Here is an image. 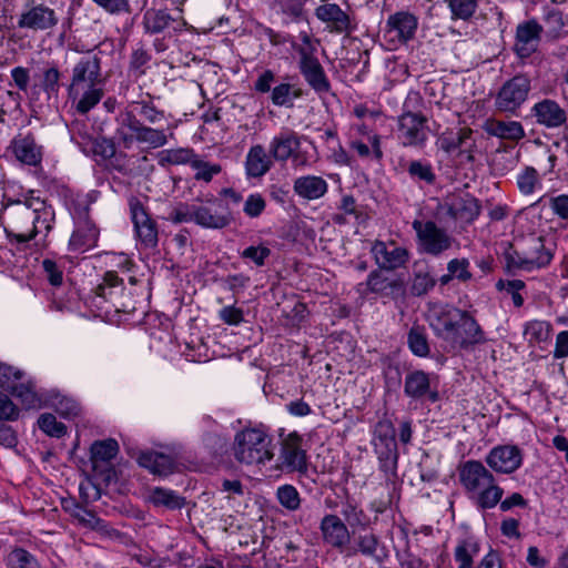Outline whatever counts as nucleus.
I'll list each match as a JSON object with an SVG mask.
<instances>
[{
    "instance_id": "f257e3e1",
    "label": "nucleus",
    "mask_w": 568,
    "mask_h": 568,
    "mask_svg": "<svg viewBox=\"0 0 568 568\" xmlns=\"http://www.w3.org/2000/svg\"><path fill=\"white\" fill-rule=\"evenodd\" d=\"M165 121V113L158 109L151 99L132 101L116 118L114 139L124 149H131L135 143L150 149H158L168 143L169 136L162 128H153Z\"/></svg>"
},
{
    "instance_id": "f03ea898",
    "label": "nucleus",
    "mask_w": 568,
    "mask_h": 568,
    "mask_svg": "<svg viewBox=\"0 0 568 568\" xmlns=\"http://www.w3.org/2000/svg\"><path fill=\"white\" fill-rule=\"evenodd\" d=\"M4 214L10 223L7 234L19 243L29 242L42 229L49 233L54 223L53 209L43 200L33 196L9 203L4 207Z\"/></svg>"
},
{
    "instance_id": "7ed1b4c3",
    "label": "nucleus",
    "mask_w": 568,
    "mask_h": 568,
    "mask_svg": "<svg viewBox=\"0 0 568 568\" xmlns=\"http://www.w3.org/2000/svg\"><path fill=\"white\" fill-rule=\"evenodd\" d=\"M458 478L464 491L477 508L486 510L498 505L504 489L493 473L479 460L470 459L458 467Z\"/></svg>"
},
{
    "instance_id": "20e7f679",
    "label": "nucleus",
    "mask_w": 568,
    "mask_h": 568,
    "mask_svg": "<svg viewBox=\"0 0 568 568\" xmlns=\"http://www.w3.org/2000/svg\"><path fill=\"white\" fill-rule=\"evenodd\" d=\"M232 452L240 464L264 465L274 457L273 439L264 426H247L235 434Z\"/></svg>"
},
{
    "instance_id": "39448f33",
    "label": "nucleus",
    "mask_w": 568,
    "mask_h": 568,
    "mask_svg": "<svg viewBox=\"0 0 568 568\" xmlns=\"http://www.w3.org/2000/svg\"><path fill=\"white\" fill-rule=\"evenodd\" d=\"M423 98L409 91L397 119V138L404 146L422 148L428 139V119L420 112Z\"/></svg>"
},
{
    "instance_id": "423d86ee",
    "label": "nucleus",
    "mask_w": 568,
    "mask_h": 568,
    "mask_svg": "<svg viewBox=\"0 0 568 568\" xmlns=\"http://www.w3.org/2000/svg\"><path fill=\"white\" fill-rule=\"evenodd\" d=\"M301 43L293 42L292 48L298 54V70L305 82L317 93H326L331 89L329 80L316 57V44L306 31L300 33Z\"/></svg>"
},
{
    "instance_id": "0eeeda50",
    "label": "nucleus",
    "mask_w": 568,
    "mask_h": 568,
    "mask_svg": "<svg viewBox=\"0 0 568 568\" xmlns=\"http://www.w3.org/2000/svg\"><path fill=\"white\" fill-rule=\"evenodd\" d=\"M552 253L545 246L541 236H529L525 241V247L518 252L507 254L508 267L530 271L535 267H544L550 263Z\"/></svg>"
},
{
    "instance_id": "6e6552de",
    "label": "nucleus",
    "mask_w": 568,
    "mask_h": 568,
    "mask_svg": "<svg viewBox=\"0 0 568 568\" xmlns=\"http://www.w3.org/2000/svg\"><path fill=\"white\" fill-rule=\"evenodd\" d=\"M89 202L87 199L78 201L73 210V219L75 220V229L70 237L69 247L71 251L85 252L94 247L99 237V230L89 219Z\"/></svg>"
},
{
    "instance_id": "1a4fd4ad",
    "label": "nucleus",
    "mask_w": 568,
    "mask_h": 568,
    "mask_svg": "<svg viewBox=\"0 0 568 568\" xmlns=\"http://www.w3.org/2000/svg\"><path fill=\"white\" fill-rule=\"evenodd\" d=\"M531 90V82L527 75L517 74L507 80L495 98L498 111L515 114L525 103Z\"/></svg>"
},
{
    "instance_id": "9d476101",
    "label": "nucleus",
    "mask_w": 568,
    "mask_h": 568,
    "mask_svg": "<svg viewBox=\"0 0 568 568\" xmlns=\"http://www.w3.org/2000/svg\"><path fill=\"white\" fill-rule=\"evenodd\" d=\"M322 3L315 8V17L325 26L329 33L349 36L356 30L355 16L344 10L337 3L321 0Z\"/></svg>"
},
{
    "instance_id": "9b49d317",
    "label": "nucleus",
    "mask_w": 568,
    "mask_h": 568,
    "mask_svg": "<svg viewBox=\"0 0 568 568\" xmlns=\"http://www.w3.org/2000/svg\"><path fill=\"white\" fill-rule=\"evenodd\" d=\"M413 229L416 232L420 250L426 254L438 256L449 250L454 243V239L433 221L415 220Z\"/></svg>"
},
{
    "instance_id": "f8f14e48",
    "label": "nucleus",
    "mask_w": 568,
    "mask_h": 568,
    "mask_svg": "<svg viewBox=\"0 0 568 568\" xmlns=\"http://www.w3.org/2000/svg\"><path fill=\"white\" fill-rule=\"evenodd\" d=\"M105 84L100 51H87L72 65L69 85Z\"/></svg>"
},
{
    "instance_id": "ddd939ff",
    "label": "nucleus",
    "mask_w": 568,
    "mask_h": 568,
    "mask_svg": "<svg viewBox=\"0 0 568 568\" xmlns=\"http://www.w3.org/2000/svg\"><path fill=\"white\" fill-rule=\"evenodd\" d=\"M278 468L286 473H307V455L303 448V438L297 433L288 434L281 443Z\"/></svg>"
},
{
    "instance_id": "4468645a",
    "label": "nucleus",
    "mask_w": 568,
    "mask_h": 568,
    "mask_svg": "<svg viewBox=\"0 0 568 568\" xmlns=\"http://www.w3.org/2000/svg\"><path fill=\"white\" fill-rule=\"evenodd\" d=\"M194 217L196 225L209 230H223L230 226L234 221V216L227 203H224L220 199L203 204H196Z\"/></svg>"
},
{
    "instance_id": "2eb2a0df",
    "label": "nucleus",
    "mask_w": 568,
    "mask_h": 568,
    "mask_svg": "<svg viewBox=\"0 0 568 568\" xmlns=\"http://www.w3.org/2000/svg\"><path fill=\"white\" fill-rule=\"evenodd\" d=\"M486 341L485 333L467 311H462V315L457 324L453 327L446 342L453 348L465 349L476 344H481Z\"/></svg>"
},
{
    "instance_id": "dca6fc26",
    "label": "nucleus",
    "mask_w": 568,
    "mask_h": 568,
    "mask_svg": "<svg viewBox=\"0 0 568 568\" xmlns=\"http://www.w3.org/2000/svg\"><path fill=\"white\" fill-rule=\"evenodd\" d=\"M59 23V18L54 9L43 4H36L28 1L23 11L19 16L18 27L32 31H45L53 29Z\"/></svg>"
},
{
    "instance_id": "f3484780",
    "label": "nucleus",
    "mask_w": 568,
    "mask_h": 568,
    "mask_svg": "<svg viewBox=\"0 0 568 568\" xmlns=\"http://www.w3.org/2000/svg\"><path fill=\"white\" fill-rule=\"evenodd\" d=\"M418 28V18L407 10L390 14L385 23V38L394 44H405L414 39Z\"/></svg>"
},
{
    "instance_id": "a211bd4d",
    "label": "nucleus",
    "mask_w": 568,
    "mask_h": 568,
    "mask_svg": "<svg viewBox=\"0 0 568 568\" xmlns=\"http://www.w3.org/2000/svg\"><path fill=\"white\" fill-rule=\"evenodd\" d=\"M485 462L495 473L513 474L523 464V452L515 445H499L490 449Z\"/></svg>"
},
{
    "instance_id": "6ab92c4d",
    "label": "nucleus",
    "mask_w": 568,
    "mask_h": 568,
    "mask_svg": "<svg viewBox=\"0 0 568 568\" xmlns=\"http://www.w3.org/2000/svg\"><path fill=\"white\" fill-rule=\"evenodd\" d=\"M320 530L325 545L341 554H346L351 544V532L347 525L337 515H325L321 520Z\"/></svg>"
},
{
    "instance_id": "aec40b11",
    "label": "nucleus",
    "mask_w": 568,
    "mask_h": 568,
    "mask_svg": "<svg viewBox=\"0 0 568 568\" xmlns=\"http://www.w3.org/2000/svg\"><path fill=\"white\" fill-rule=\"evenodd\" d=\"M131 217L136 236L144 247L153 248L158 244V227L138 199L130 200Z\"/></svg>"
},
{
    "instance_id": "412c9836",
    "label": "nucleus",
    "mask_w": 568,
    "mask_h": 568,
    "mask_svg": "<svg viewBox=\"0 0 568 568\" xmlns=\"http://www.w3.org/2000/svg\"><path fill=\"white\" fill-rule=\"evenodd\" d=\"M105 84L69 85L68 94L71 106L80 114H87L104 97Z\"/></svg>"
},
{
    "instance_id": "4be33fe9",
    "label": "nucleus",
    "mask_w": 568,
    "mask_h": 568,
    "mask_svg": "<svg viewBox=\"0 0 568 568\" xmlns=\"http://www.w3.org/2000/svg\"><path fill=\"white\" fill-rule=\"evenodd\" d=\"M460 315L462 310L452 305H434L429 310L428 322L435 335L446 341Z\"/></svg>"
},
{
    "instance_id": "5701e85b",
    "label": "nucleus",
    "mask_w": 568,
    "mask_h": 568,
    "mask_svg": "<svg viewBox=\"0 0 568 568\" xmlns=\"http://www.w3.org/2000/svg\"><path fill=\"white\" fill-rule=\"evenodd\" d=\"M542 27L536 20H528L517 26L515 51L521 59L529 58L538 48Z\"/></svg>"
},
{
    "instance_id": "b1692460",
    "label": "nucleus",
    "mask_w": 568,
    "mask_h": 568,
    "mask_svg": "<svg viewBox=\"0 0 568 568\" xmlns=\"http://www.w3.org/2000/svg\"><path fill=\"white\" fill-rule=\"evenodd\" d=\"M372 253L376 263L385 270H395L403 266L408 260V251L404 247L396 246L393 242L385 243L377 241Z\"/></svg>"
},
{
    "instance_id": "393cba45",
    "label": "nucleus",
    "mask_w": 568,
    "mask_h": 568,
    "mask_svg": "<svg viewBox=\"0 0 568 568\" xmlns=\"http://www.w3.org/2000/svg\"><path fill=\"white\" fill-rule=\"evenodd\" d=\"M357 554H361L377 564H382L386 557L385 547L382 545L378 536L373 532L358 535L355 538L354 546H348L345 556L353 557Z\"/></svg>"
},
{
    "instance_id": "a878e982",
    "label": "nucleus",
    "mask_w": 568,
    "mask_h": 568,
    "mask_svg": "<svg viewBox=\"0 0 568 568\" xmlns=\"http://www.w3.org/2000/svg\"><path fill=\"white\" fill-rule=\"evenodd\" d=\"M185 22L182 18H174L165 10L149 9L143 14V27L145 32L155 34L168 29L181 31Z\"/></svg>"
},
{
    "instance_id": "bb28decb",
    "label": "nucleus",
    "mask_w": 568,
    "mask_h": 568,
    "mask_svg": "<svg viewBox=\"0 0 568 568\" xmlns=\"http://www.w3.org/2000/svg\"><path fill=\"white\" fill-rule=\"evenodd\" d=\"M404 393L415 400L426 397L434 403L438 399V393L432 389L429 375L424 371H414L406 375Z\"/></svg>"
},
{
    "instance_id": "cd10ccee",
    "label": "nucleus",
    "mask_w": 568,
    "mask_h": 568,
    "mask_svg": "<svg viewBox=\"0 0 568 568\" xmlns=\"http://www.w3.org/2000/svg\"><path fill=\"white\" fill-rule=\"evenodd\" d=\"M531 114L536 122L546 128H558L566 120V111L554 100L544 99L531 108Z\"/></svg>"
},
{
    "instance_id": "c85d7f7f",
    "label": "nucleus",
    "mask_w": 568,
    "mask_h": 568,
    "mask_svg": "<svg viewBox=\"0 0 568 568\" xmlns=\"http://www.w3.org/2000/svg\"><path fill=\"white\" fill-rule=\"evenodd\" d=\"M301 146L300 136L293 131H285L270 142V153L277 162H286Z\"/></svg>"
},
{
    "instance_id": "c756f323",
    "label": "nucleus",
    "mask_w": 568,
    "mask_h": 568,
    "mask_svg": "<svg viewBox=\"0 0 568 568\" xmlns=\"http://www.w3.org/2000/svg\"><path fill=\"white\" fill-rule=\"evenodd\" d=\"M484 131L491 136L503 140L519 141L525 136V130L518 121H500L487 119L483 124Z\"/></svg>"
},
{
    "instance_id": "7c9ffc66",
    "label": "nucleus",
    "mask_w": 568,
    "mask_h": 568,
    "mask_svg": "<svg viewBox=\"0 0 568 568\" xmlns=\"http://www.w3.org/2000/svg\"><path fill=\"white\" fill-rule=\"evenodd\" d=\"M448 214L463 222H473L480 213V205L474 196L469 194L454 196L448 204Z\"/></svg>"
},
{
    "instance_id": "2f4dec72",
    "label": "nucleus",
    "mask_w": 568,
    "mask_h": 568,
    "mask_svg": "<svg viewBox=\"0 0 568 568\" xmlns=\"http://www.w3.org/2000/svg\"><path fill=\"white\" fill-rule=\"evenodd\" d=\"M271 153L267 154L261 144L252 145L246 154L245 170L250 178H261L265 175L273 165Z\"/></svg>"
},
{
    "instance_id": "473e14b6",
    "label": "nucleus",
    "mask_w": 568,
    "mask_h": 568,
    "mask_svg": "<svg viewBox=\"0 0 568 568\" xmlns=\"http://www.w3.org/2000/svg\"><path fill=\"white\" fill-rule=\"evenodd\" d=\"M293 190L300 197L313 201L325 195L328 184L321 176L304 175L294 181Z\"/></svg>"
},
{
    "instance_id": "72a5a7b5",
    "label": "nucleus",
    "mask_w": 568,
    "mask_h": 568,
    "mask_svg": "<svg viewBox=\"0 0 568 568\" xmlns=\"http://www.w3.org/2000/svg\"><path fill=\"white\" fill-rule=\"evenodd\" d=\"M12 149L16 158L24 164L37 165L42 159V148L30 134L16 138L12 141Z\"/></svg>"
},
{
    "instance_id": "f704fd0d",
    "label": "nucleus",
    "mask_w": 568,
    "mask_h": 568,
    "mask_svg": "<svg viewBox=\"0 0 568 568\" xmlns=\"http://www.w3.org/2000/svg\"><path fill=\"white\" fill-rule=\"evenodd\" d=\"M138 463L152 474L159 476H166L171 474L174 468V460L171 456L156 452L140 453Z\"/></svg>"
},
{
    "instance_id": "c9c22d12",
    "label": "nucleus",
    "mask_w": 568,
    "mask_h": 568,
    "mask_svg": "<svg viewBox=\"0 0 568 568\" xmlns=\"http://www.w3.org/2000/svg\"><path fill=\"white\" fill-rule=\"evenodd\" d=\"M379 460L381 470L384 473H395L398 460L396 440H388V444L373 443Z\"/></svg>"
},
{
    "instance_id": "e433bc0d",
    "label": "nucleus",
    "mask_w": 568,
    "mask_h": 568,
    "mask_svg": "<svg viewBox=\"0 0 568 568\" xmlns=\"http://www.w3.org/2000/svg\"><path fill=\"white\" fill-rule=\"evenodd\" d=\"M196 156L197 154L190 148L168 149L159 153V164L161 166L183 164L192 166Z\"/></svg>"
},
{
    "instance_id": "4c0bfd02",
    "label": "nucleus",
    "mask_w": 568,
    "mask_h": 568,
    "mask_svg": "<svg viewBox=\"0 0 568 568\" xmlns=\"http://www.w3.org/2000/svg\"><path fill=\"white\" fill-rule=\"evenodd\" d=\"M479 549V544L473 538L460 540L454 554L455 560L458 562V568H473V559L477 556Z\"/></svg>"
},
{
    "instance_id": "58836bf2",
    "label": "nucleus",
    "mask_w": 568,
    "mask_h": 568,
    "mask_svg": "<svg viewBox=\"0 0 568 568\" xmlns=\"http://www.w3.org/2000/svg\"><path fill=\"white\" fill-rule=\"evenodd\" d=\"M119 452V445L114 439L94 442L91 446V460L97 466L98 463H108L112 460Z\"/></svg>"
},
{
    "instance_id": "ea45409f",
    "label": "nucleus",
    "mask_w": 568,
    "mask_h": 568,
    "mask_svg": "<svg viewBox=\"0 0 568 568\" xmlns=\"http://www.w3.org/2000/svg\"><path fill=\"white\" fill-rule=\"evenodd\" d=\"M302 97V90L290 83H280L273 88L271 100L274 105L292 108L293 100Z\"/></svg>"
},
{
    "instance_id": "a19ab883",
    "label": "nucleus",
    "mask_w": 568,
    "mask_h": 568,
    "mask_svg": "<svg viewBox=\"0 0 568 568\" xmlns=\"http://www.w3.org/2000/svg\"><path fill=\"white\" fill-rule=\"evenodd\" d=\"M60 79L61 72L53 62L48 63L42 70L40 88L49 98L58 95V92L60 91Z\"/></svg>"
},
{
    "instance_id": "79ce46f5",
    "label": "nucleus",
    "mask_w": 568,
    "mask_h": 568,
    "mask_svg": "<svg viewBox=\"0 0 568 568\" xmlns=\"http://www.w3.org/2000/svg\"><path fill=\"white\" fill-rule=\"evenodd\" d=\"M471 135L473 132L470 129H459L455 135L443 139V149L447 152H454L456 150L460 152L469 151L474 145Z\"/></svg>"
},
{
    "instance_id": "37998d69",
    "label": "nucleus",
    "mask_w": 568,
    "mask_h": 568,
    "mask_svg": "<svg viewBox=\"0 0 568 568\" xmlns=\"http://www.w3.org/2000/svg\"><path fill=\"white\" fill-rule=\"evenodd\" d=\"M452 13V20H469L476 12L479 0H444Z\"/></svg>"
},
{
    "instance_id": "c03bdc74",
    "label": "nucleus",
    "mask_w": 568,
    "mask_h": 568,
    "mask_svg": "<svg viewBox=\"0 0 568 568\" xmlns=\"http://www.w3.org/2000/svg\"><path fill=\"white\" fill-rule=\"evenodd\" d=\"M275 496L278 504L287 511H296L301 507V495L293 485L285 484L277 487Z\"/></svg>"
},
{
    "instance_id": "a18cd8bd",
    "label": "nucleus",
    "mask_w": 568,
    "mask_h": 568,
    "mask_svg": "<svg viewBox=\"0 0 568 568\" xmlns=\"http://www.w3.org/2000/svg\"><path fill=\"white\" fill-rule=\"evenodd\" d=\"M551 325L545 321H530L525 325L524 336L530 345L539 344L548 339Z\"/></svg>"
},
{
    "instance_id": "49530a36",
    "label": "nucleus",
    "mask_w": 568,
    "mask_h": 568,
    "mask_svg": "<svg viewBox=\"0 0 568 568\" xmlns=\"http://www.w3.org/2000/svg\"><path fill=\"white\" fill-rule=\"evenodd\" d=\"M150 499L156 506H165L171 509H179L184 505V498L180 497L173 490L161 487L152 489Z\"/></svg>"
},
{
    "instance_id": "de8ad7c7",
    "label": "nucleus",
    "mask_w": 568,
    "mask_h": 568,
    "mask_svg": "<svg viewBox=\"0 0 568 568\" xmlns=\"http://www.w3.org/2000/svg\"><path fill=\"white\" fill-rule=\"evenodd\" d=\"M341 514L351 528L366 527L369 523L364 510L351 500L342 504Z\"/></svg>"
},
{
    "instance_id": "09e8293b",
    "label": "nucleus",
    "mask_w": 568,
    "mask_h": 568,
    "mask_svg": "<svg viewBox=\"0 0 568 568\" xmlns=\"http://www.w3.org/2000/svg\"><path fill=\"white\" fill-rule=\"evenodd\" d=\"M406 171L414 181H422L427 184H433L436 180L432 164L426 161H409L407 163Z\"/></svg>"
},
{
    "instance_id": "8fccbe9b",
    "label": "nucleus",
    "mask_w": 568,
    "mask_h": 568,
    "mask_svg": "<svg viewBox=\"0 0 568 568\" xmlns=\"http://www.w3.org/2000/svg\"><path fill=\"white\" fill-rule=\"evenodd\" d=\"M366 284L371 292L382 296H389L396 287V283L385 276L381 271L371 272Z\"/></svg>"
},
{
    "instance_id": "3c124183",
    "label": "nucleus",
    "mask_w": 568,
    "mask_h": 568,
    "mask_svg": "<svg viewBox=\"0 0 568 568\" xmlns=\"http://www.w3.org/2000/svg\"><path fill=\"white\" fill-rule=\"evenodd\" d=\"M368 142L372 149L362 141H353L351 142V148L356 151L358 156L362 159L373 158L379 161L383 158V151L381 148V136L377 134H373L368 136Z\"/></svg>"
},
{
    "instance_id": "603ef678",
    "label": "nucleus",
    "mask_w": 568,
    "mask_h": 568,
    "mask_svg": "<svg viewBox=\"0 0 568 568\" xmlns=\"http://www.w3.org/2000/svg\"><path fill=\"white\" fill-rule=\"evenodd\" d=\"M436 285L435 277L428 271H418L414 274L409 292L413 296H423Z\"/></svg>"
},
{
    "instance_id": "864d4df0",
    "label": "nucleus",
    "mask_w": 568,
    "mask_h": 568,
    "mask_svg": "<svg viewBox=\"0 0 568 568\" xmlns=\"http://www.w3.org/2000/svg\"><path fill=\"white\" fill-rule=\"evenodd\" d=\"M151 60V54L142 45L135 48L129 62V73L134 78H140L145 74L146 67Z\"/></svg>"
},
{
    "instance_id": "5fc2aeb1",
    "label": "nucleus",
    "mask_w": 568,
    "mask_h": 568,
    "mask_svg": "<svg viewBox=\"0 0 568 568\" xmlns=\"http://www.w3.org/2000/svg\"><path fill=\"white\" fill-rule=\"evenodd\" d=\"M122 280L116 272H106L103 282L97 286L95 294L104 300H111L116 294V290H122Z\"/></svg>"
},
{
    "instance_id": "6e6d98bb",
    "label": "nucleus",
    "mask_w": 568,
    "mask_h": 568,
    "mask_svg": "<svg viewBox=\"0 0 568 568\" xmlns=\"http://www.w3.org/2000/svg\"><path fill=\"white\" fill-rule=\"evenodd\" d=\"M10 568H41L36 557L23 548L13 549L7 559Z\"/></svg>"
},
{
    "instance_id": "4d7b16f0",
    "label": "nucleus",
    "mask_w": 568,
    "mask_h": 568,
    "mask_svg": "<svg viewBox=\"0 0 568 568\" xmlns=\"http://www.w3.org/2000/svg\"><path fill=\"white\" fill-rule=\"evenodd\" d=\"M273 10L291 18L298 19L303 13L305 0H268Z\"/></svg>"
},
{
    "instance_id": "13d9d810",
    "label": "nucleus",
    "mask_w": 568,
    "mask_h": 568,
    "mask_svg": "<svg viewBox=\"0 0 568 568\" xmlns=\"http://www.w3.org/2000/svg\"><path fill=\"white\" fill-rule=\"evenodd\" d=\"M407 342L415 355L424 357L429 354L427 337L420 327L414 326L410 328Z\"/></svg>"
},
{
    "instance_id": "bf43d9fd",
    "label": "nucleus",
    "mask_w": 568,
    "mask_h": 568,
    "mask_svg": "<svg viewBox=\"0 0 568 568\" xmlns=\"http://www.w3.org/2000/svg\"><path fill=\"white\" fill-rule=\"evenodd\" d=\"M517 185L525 195L534 193L536 186L540 185L537 170L532 166L525 168L517 176Z\"/></svg>"
},
{
    "instance_id": "052dcab7",
    "label": "nucleus",
    "mask_w": 568,
    "mask_h": 568,
    "mask_svg": "<svg viewBox=\"0 0 568 568\" xmlns=\"http://www.w3.org/2000/svg\"><path fill=\"white\" fill-rule=\"evenodd\" d=\"M39 428L51 437L61 438L67 433L64 424L57 420L55 416L49 413L42 414L38 419Z\"/></svg>"
},
{
    "instance_id": "680f3d73",
    "label": "nucleus",
    "mask_w": 568,
    "mask_h": 568,
    "mask_svg": "<svg viewBox=\"0 0 568 568\" xmlns=\"http://www.w3.org/2000/svg\"><path fill=\"white\" fill-rule=\"evenodd\" d=\"M192 169L196 171L194 179L197 181L211 182L212 179L221 172V165L210 162H205L199 158H195L192 162Z\"/></svg>"
},
{
    "instance_id": "e2e57ef3",
    "label": "nucleus",
    "mask_w": 568,
    "mask_h": 568,
    "mask_svg": "<svg viewBox=\"0 0 568 568\" xmlns=\"http://www.w3.org/2000/svg\"><path fill=\"white\" fill-rule=\"evenodd\" d=\"M497 290L507 292L513 300L516 307H521L524 304V297L520 292L526 287V284L521 280L504 281L499 280L496 284Z\"/></svg>"
},
{
    "instance_id": "0e129e2a",
    "label": "nucleus",
    "mask_w": 568,
    "mask_h": 568,
    "mask_svg": "<svg viewBox=\"0 0 568 568\" xmlns=\"http://www.w3.org/2000/svg\"><path fill=\"white\" fill-rule=\"evenodd\" d=\"M63 508L83 527H88V525L92 523L93 516L95 515L92 510L87 509L83 505L77 503L75 500L64 501Z\"/></svg>"
},
{
    "instance_id": "69168bd1",
    "label": "nucleus",
    "mask_w": 568,
    "mask_h": 568,
    "mask_svg": "<svg viewBox=\"0 0 568 568\" xmlns=\"http://www.w3.org/2000/svg\"><path fill=\"white\" fill-rule=\"evenodd\" d=\"M271 250L264 245H251L241 252L243 260L253 262L256 266L265 265V261L270 257Z\"/></svg>"
},
{
    "instance_id": "338daca9",
    "label": "nucleus",
    "mask_w": 568,
    "mask_h": 568,
    "mask_svg": "<svg viewBox=\"0 0 568 568\" xmlns=\"http://www.w3.org/2000/svg\"><path fill=\"white\" fill-rule=\"evenodd\" d=\"M467 258H453L447 263V272L460 282H468L473 278Z\"/></svg>"
},
{
    "instance_id": "774afa93",
    "label": "nucleus",
    "mask_w": 568,
    "mask_h": 568,
    "mask_svg": "<svg viewBox=\"0 0 568 568\" xmlns=\"http://www.w3.org/2000/svg\"><path fill=\"white\" fill-rule=\"evenodd\" d=\"M196 204L180 203L170 213L173 223H195L194 213Z\"/></svg>"
}]
</instances>
